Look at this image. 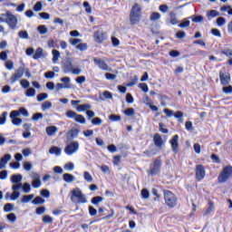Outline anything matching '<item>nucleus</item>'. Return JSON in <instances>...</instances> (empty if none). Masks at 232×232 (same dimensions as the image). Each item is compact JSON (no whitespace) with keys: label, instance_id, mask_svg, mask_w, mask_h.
<instances>
[{"label":"nucleus","instance_id":"1","mask_svg":"<svg viewBox=\"0 0 232 232\" xmlns=\"http://www.w3.org/2000/svg\"><path fill=\"white\" fill-rule=\"evenodd\" d=\"M140 17H142V8L140 5L134 4L130 9V21L131 24H139L140 23Z\"/></svg>","mask_w":232,"mask_h":232},{"label":"nucleus","instance_id":"2","mask_svg":"<svg viewBox=\"0 0 232 232\" xmlns=\"http://www.w3.org/2000/svg\"><path fill=\"white\" fill-rule=\"evenodd\" d=\"M71 201L73 204H86L88 199H86V195L82 193L81 188H75L71 191Z\"/></svg>","mask_w":232,"mask_h":232},{"label":"nucleus","instance_id":"3","mask_svg":"<svg viewBox=\"0 0 232 232\" xmlns=\"http://www.w3.org/2000/svg\"><path fill=\"white\" fill-rule=\"evenodd\" d=\"M164 200L169 208H175L177 206V196L171 190H163Z\"/></svg>","mask_w":232,"mask_h":232},{"label":"nucleus","instance_id":"4","mask_svg":"<svg viewBox=\"0 0 232 232\" xmlns=\"http://www.w3.org/2000/svg\"><path fill=\"white\" fill-rule=\"evenodd\" d=\"M232 177V166L228 165L225 167L222 172L219 174L218 178V181L222 184L224 182H227Z\"/></svg>","mask_w":232,"mask_h":232},{"label":"nucleus","instance_id":"5","mask_svg":"<svg viewBox=\"0 0 232 232\" xmlns=\"http://www.w3.org/2000/svg\"><path fill=\"white\" fill-rule=\"evenodd\" d=\"M162 168V160L160 157H158L153 161L152 167H150V170H147V173L149 175H151V177H155V175H159L160 173V169Z\"/></svg>","mask_w":232,"mask_h":232},{"label":"nucleus","instance_id":"6","mask_svg":"<svg viewBox=\"0 0 232 232\" xmlns=\"http://www.w3.org/2000/svg\"><path fill=\"white\" fill-rule=\"evenodd\" d=\"M3 17H5V23L8 24L11 30H15L17 26V17L12 14L10 12H7L5 14H2Z\"/></svg>","mask_w":232,"mask_h":232},{"label":"nucleus","instance_id":"7","mask_svg":"<svg viewBox=\"0 0 232 232\" xmlns=\"http://www.w3.org/2000/svg\"><path fill=\"white\" fill-rule=\"evenodd\" d=\"M63 73H72L73 69V58L66 57L61 63Z\"/></svg>","mask_w":232,"mask_h":232},{"label":"nucleus","instance_id":"8","mask_svg":"<svg viewBox=\"0 0 232 232\" xmlns=\"http://www.w3.org/2000/svg\"><path fill=\"white\" fill-rule=\"evenodd\" d=\"M66 117H68V119H74L75 122H79V124H86V118L73 111H68Z\"/></svg>","mask_w":232,"mask_h":232},{"label":"nucleus","instance_id":"9","mask_svg":"<svg viewBox=\"0 0 232 232\" xmlns=\"http://www.w3.org/2000/svg\"><path fill=\"white\" fill-rule=\"evenodd\" d=\"M23 75H24V63H22V65L11 76V84L17 82V81H19V79H21Z\"/></svg>","mask_w":232,"mask_h":232},{"label":"nucleus","instance_id":"10","mask_svg":"<svg viewBox=\"0 0 232 232\" xmlns=\"http://www.w3.org/2000/svg\"><path fill=\"white\" fill-rule=\"evenodd\" d=\"M196 179L200 182V180H204L206 177V167L202 164H198L196 166Z\"/></svg>","mask_w":232,"mask_h":232},{"label":"nucleus","instance_id":"11","mask_svg":"<svg viewBox=\"0 0 232 232\" xmlns=\"http://www.w3.org/2000/svg\"><path fill=\"white\" fill-rule=\"evenodd\" d=\"M78 150L79 141H72L69 143L64 149L66 155H73V153H76Z\"/></svg>","mask_w":232,"mask_h":232},{"label":"nucleus","instance_id":"12","mask_svg":"<svg viewBox=\"0 0 232 232\" xmlns=\"http://www.w3.org/2000/svg\"><path fill=\"white\" fill-rule=\"evenodd\" d=\"M219 81L222 86L229 85V82H231V74L229 72H225L223 71H220Z\"/></svg>","mask_w":232,"mask_h":232},{"label":"nucleus","instance_id":"13","mask_svg":"<svg viewBox=\"0 0 232 232\" xmlns=\"http://www.w3.org/2000/svg\"><path fill=\"white\" fill-rule=\"evenodd\" d=\"M93 63L94 64H96V66H98V68H100V70H103L104 72L111 71V68H110V66H108L106 62H104L101 58H97V57L93 58Z\"/></svg>","mask_w":232,"mask_h":232},{"label":"nucleus","instance_id":"14","mask_svg":"<svg viewBox=\"0 0 232 232\" xmlns=\"http://www.w3.org/2000/svg\"><path fill=\"white\" fill-rule=\"evenodd\" d=\"M93 37H94L95 43H98V44L104 43V41H106V38H107L106 33L102 31L94 32Z\"/></svg>","mask_w":232,"mask_h":232},{"label":"nucleus","instance_id":"15","mask_svg":"<svg viewBox=\"0 0 232 232\" xmlns=\"http://www.w3.org/2000/svg\"><path fill=\"white\" fill-rule=\"evenodd\" d=\"M169 144L171 146V150L173 151V153H179V135L176 134L172 137L171 140H169Z\"/></svg>","mask_w":232,"mask_h":232},{"label":"nucleus","instance_id":"16","mask_svg":"<svg viewBox=\"0 0 232 232\" xmlns=\"http://www.w3.org/2000/svg\"><path fill=\"white\" fill-rule=\"evenodd\" d=\"M153 140L156 148H162V146H164V141L162 140L160 134H154Z\"/></svg>","mask_w":232,"mask_h":232},{"label":"nucleus","instance_id":"17","mask_svg":"<svg viewBox=\"0 0 232 232\" xmlns=\"http://www.w3.org/2000/svg\"><path fill=\"white\" fill-rule=\"evenodd\" d=\"M79 133H81V130L71 129L67 133V139H77V137H79Z\"/></svg>","mask_w":232,"mask_h":232},{"label":"nucleus","instance_id":"18","mask_svg":"<svg viewBox=\"0 0 232 232\" xmlns=\"http://www.w3.org/2000/svg\"><path fill=\"white\" fill-rule=\"evenodd\" d=\"M63 179L64 182H67V184H72V182H75V176L70 173H64L63 175Z\"/></svg>","mask_w":232,"mask_h":232},{"label":"nucleus","instance_id":"19","mask_svg":"<svg viewBox=\"0 0 232 232\" xmlns=\"http://www.w3.org/2000/svg\"><path fill=\"white\" fill-rule=\"evenodd\" d=\"M22 180H23V175L21 174H14L11 176L12 184H21Z\"/></svg>","mask_w":232,"mask_h":232},{"label":"nucleus","instance_id":"20","mask_svg":"<svg viewBox=\"0 0 232 232\" xmlns=\"http://www.w3.org/2000/svg\"><path fill=\"white\" fill-rule=\"evenodd\" d=\"M102 200H104L103 197L95 196L91 199V204L97 207L99 204H101V202H102Z\"/></svg>","mask_w":232,"mask_h":232},{"label":"nucleus","instance_id":"21","mask_svg":"<svg viewBox=\"0 0 232 232\" xmlns=\"http://www.w3.org/2000/svg\"><path fill=\"white\" fill-rule=\"evenodd\" d=\"M188 19H191L192 23H204V16L193 14Z\"/></svg>","mask_w":232,"mask_h":232},{"label":"nucleus","instance_id":"22","mask_svg":"<svg viewBox=\"0 0 232 232\" xmlns=\"http://www.w3.org/2000/svg\"><path fill=\"white\" fill-rule=\"evenodd\" d=\"M49 153L51 155H56V157H61L62 150L61 148L53 146L49 150Z\"/></svg>","mask_w":232,"mask_h":232},{"label":"nucleus","instance_id":"23","mask_svg":"<svg viewBox=\"0 0 232 232\" xmlns=\"http://www.w3.org/2000/svg\"><path fill=\"white\" fill-rule=\"evenodd\" d=\"M175 119H178V122L182 124L184 122V112L178 111L174 113Z\"/></svg>","mask_w":232,"mask_h":232},{"label":"nucleus","instance_id":"24","mask_svg":"<svg viewBox=\"0 0 232 232\" xmlns=\"http://www.w3.org/2000/svg\"><path fill=\"white\" fill-rule=\"evenodd\" d=\"M43 48L39 47L36 49L34 54L33 55V59L37 61V59H41V57H44Z\"/></svg>","mask_w":232,"mask_h":232},{"label":"nucleus","instance_id":"25","mask_svg":"<svg viewBox=\"0 0 232 232\" xmlns=\"http://www.w3.org/2000/svg\"><path fill=\"white\" fill-rule=\"evenodd\" d=\"M35 197V195L31 194V195H24L23 196V198H21V203L22 204H28V202H30V200H33V198Z\"/></svg>","mask_w":232,"mask_h":232},{"label":"nucleus","instance_id":"26","mask_svg":"<svg viewBox=\"0 0 232 232\" xmlns=\"http://www.w3.org/2000/svg\"><path fill=\"white\" fill-rule=\"evenodd\" d=\"M56 131H57V127L55 126H49L46 128V133L47 135H49V137L55 135Z\"/></svg>","mask_w":232,"mask_h":232},{"label":"nucleus","instance_id":"27","mask_svg":"<svg viewBox=\"0 0 232 232\" xmlns=\"http://www.w3.org/2000/svg\"><path fill=\"white\" fill-rule=\"evenodd\" d=\"M45 200L42 197L37 196L34 200H32V204L34 206H41L44 204Z\"/></svg>","mask_w":232,"mask_h":232},{"label":"nucleus","instance_id":"28","mask_svg":"<svg viewBox=\"0 0 232 232\" xmlns=\"http://www.w3.org/2000/svg\"><path fill=\"white\" fill-rule=\"evenodd\" d=\"M76 110L77 111H88V110H92V105L90 104L78 105Z\"/></svg>","mask_w":232,"mask_h":232},{"label":"nucleus","instance_id":"29","mask_svg":"<svg viewBox=\"0 0 232 232\" xmlns=\"http://www.w3.org/2000/svg\"><path fill=\"white\" fill-rule=\"evenodd\" d=\"M220 15V13L217 10H210L208 13H207L208 19H213V17H218Z\"/></svg>","mask_w":232,"mask_h":232},{"label":"nucleus","instance_id":"30","mask_svg":"<svg viewBox=\"0 0 232 232\" xmlns=\"http://www.w3.org/2000/svg\"><path fill=\"white\" fill-rule=\"evenodd\" d=\"M53 53V63H55L59 61V58L61 57V53L55 49L52 51Z\"/></svg>","mask_w":232,"mask_h":232},{"label":"nucleus","instance_id":"31","mask_svg":"<svg viewBox=\"0 0 232 232\" xmlns=\"http://www.w3.org/2000/svg\"><path fill=\"white\" fill-rule=\"evenodd\" d=\"M42 222H44V224H53V218L49 215H45L43 217Z\"/></svg>","mask_w":232,"mask_h":232},{"label":"nucleus","instance_id":"32","mask_svg":"<svg viewBox=\"0 0 232 232\" xmlns=\"http://www.w3.org/2000/svg\"><path fill=\"white\" fill-rule=\"evenodd\" d=\"M189 18L183 19L182 23L179 24V28H188L189 27V24H191V22L188 20Z\"/></svg>","mask_w":232,"mask_h":232},{"label":"nucleus","instance_id":"33","mask_svg":"<svg viewBox=\"0 0 232 232\" xmlns=\"http://www.w3.org/2000/svg\"><path fill=\"white\" fill-rule=\"evenodd\" d=\"M37 31L39 32L40 35H44L45 34H48V28L46 25H39L37 27Z\"/></svg>","mask_w":232,"mask_h":232},{"label":"nucleus","instance_id":"34","mask_svg":"<svg viewBox=\"0 0 232 232\" xmlns=\"http://www.w3.org/2000/svg\"><path fill=\"white\" fill-rule=\"evenodd\" d=\"M123 113H124V115H126V117H133V115H135V109H133V108L126 109L123 111Z\"/></svg>","mask_w":232,"mask_h":232},{"label":"nucleus","instance_id":"35","mask_svg":"<svg viewBox=\"0 0 232 232\" xmlns=\"http://www.w3.org/2000/svg\"><path fill=\"white\" fill-rule=\"evenodd\" d=\"M43 111H46V110H50L52 108V102L46 101L41 106Z\"/></svg>","mask_w":232,"mask_h":232},{"label":"nucleus","instance_id":"36","mask_svg":"<svg viewBox=\"0 0 232 232\" xmlns=\"http://www.w3.org/2000/svg\"><path fill=\"white\" fill-rule=\"evenodd\" d=\"M4 211H5V213H10V211H14V204L6 203L4 206Z\"/></svg>","mask_w":232,"mask_h":232},{"label":"nucleus","instance_id":"37","mask_svg":"<svg viewBox=\"0 0 232 232\" xmlns=\"http://www.w3.org/2000/svg\"><path fill=\"white\" fill-rule=\"evenodd\" d=\"M36 98L38 102H43V101L48 99V93L46 92L39 93Z\"/></svg>","mask_w":232,"mask_h":232},{"label":"nucleus","instance_id":"38","mask_svg":"<svg viewBox=\"0 0 232 232\" xmlns=\"http://www.w3.org/2000/svg\"><path fill=\"white\" fill-rule=\"evenodd\" d=\"M221 53H223V55H226L228 58L232 57V50L229 48L221 49Z\"/></svg>","mask_w":232,"mask_h":232},{"label":"nucleus","instance_id":"39","mask_svg":"<svg viewBox=\"0 0 232 232\" xmlns=\"http://www.w3.org/2000/svg\"><path fill=\"white\" fill-rule=\"evenodd\" d=\"M223 93H226L227 95H229L232 93V85H225L222 88Z\"/></svg>","mask_w":232,"mask_h":232},{"label":"nucleus","instance_id":"40","mask_svg":"<svg viewBox=\"0 0 232 232\" xmlns=\"http://www.w3.org/2000/svg\"><path fill=\"white\" fill-rule=\"evenodd\" d=\"M121 119V115H118V114H111L109 116V120H111V122H119Z\"/></svg>","mask_w":232,"mask_h":232},{"label":"nucleus","instance_id":"41","mask_svg":"<svg viewBox=\"0 0 232 232\" xmlns=\"http://www.w3.org/2000/svg\"><path fill=\"white\" fill-rule=\"evenodd\" d=\"M12 159V155L10 154H5L0 160L6 166L8 164V161Z\"/></svg>","mask_w":232,"mask_h":232},{"label":"nucleus","instance_id":"42","mask_svg":"<svg viewBox=\"0 0 232 232\" xmlns=\"http://www.w3.org/2000/svg\"><path fill=\"white\" fill-rule=\"evenodd\" d=\"M6 117H8V112L4 111L2 116H0V126H3V124L6 123Z\"/></svg>","mask_w":232,"mask_h":232},{"label":"nucleus","instance_id":"43","mask_svg":"<svg viewBox=\"0 0 232 232\" xmlns=\"http://www.w3.org/2000/svg\"><path fill=\"white\" fill-rule=\"evenodd\" d=\"M35 213L37 215H44V213H46V207L41 206V207L36 208Z\"/></svg>","mask_w":232,"mask_h":232},{"label":"nucleus","instance_id":"44","mask_svg":"<svg viewBox=\"0 0 232 232\" xmlns=\"http://www.w3.org/2000/svg\"><path fill=\"white\" fill-rule=\"evenodd\" d=\"M55 88H56V91L59 92V90H63V89L70 90V88H72V85H64V83H57Z\"/></svg>","mask_w":232,"mask_h":232},{"label":"nucleus","instance_id":"45","mask_svg":"<svg viewBox=\"0 0 232 232\" xmlns=\"http://www.w3.org/2000/svg\"><path fill=\"white\" fill-rule=\"evenodd\" d=\"M22 189L24 193H30V191H32V187L29 183H24V185L22 184Z\"/></svg>","mask_w":232,"mask_h":232},{"label":"nucleus","instance_id":"46","mask_svg":"<svg viewBox=\"0 0 232 232\" xmlns=\"http://www.w3.org/2000/svg\"><path fill=\"white\" fill-rule=\"evenodd\" d=\"M18 37H20V39H30L28 32L26 31H19Z\"/></svg>","mask_w":232,"mask_h":232},{"label":"nucleus","instance_id":"47","mask_svg":"<svg viewBox=\"0 0 232 232\" xmlns=\"http://www.w3.org/2000/svg\"><path fill=\"white\" fill-rule=\"evenodd\" d=\"M76 49L80 50V52H86L88 50V44H80L76 45Z\"/></svg>","mask_w":232,"mask_h":232},{"label":"nucleus","instance_id":"48","mask_svg":"<svg viewBox=\"0 0 232 232\" xmlns=\"http://www.w3.org/2000/svg\"><path fill=\"white\" fill-rule=\"evenodd\" d=\"M83 179H84V180H86L87 182H93V177H92V176L90 175V172H88V171H85V172L83 173Z\"/></svg>","mask_w":232,"mask_h":232},{"label":"nucleus","instance_id":"49","mask_svg":"<svg viewBox=\"0 0 232 232\" xmlns=\"http://www.w3.org/2000/svg\"><path fill=\"white\" fill-rule=\"evenodd\" d=\"M92 124H93V126H101V124H102V120L99 117H95L92 120Z\"/></svg>","mask_w":232,"mask_h":232},{"label":"nucleus","instance_id":"50","mask_svg":"<svg viewBox=\"0 0 232 232\" xmlns=\"http://www.w3.org/2000/svg\"><path fill=\"white\" fill-rule=\"evenodd\" d=\"M19 197H21V192L13 190V193L11 194V200H17Z\"/></svg>","mask_w":232,"mask_h":232},{"label":"nucleus","instance_id":"51","mask_svg":"<svg viewBox=\"0 0 232 232\" xmlns=\"http://www.w3.org/2000/svg\"><path fill=\"white\" fill-rule=\"evenodd\" d=\"M141 198H150V190H148V188L141 189Z\"/></svg>","mask_w":232,"mask_h":232},{"label":"nucleus","instance_id":"52","mask_svg":"<svg viewBox=\"0 0 232 232\" xmlns=\"http://www.w3.org/2000/svg\"><path fill=\"white\" fill-rule=\"evenodd\" d=\"M25 95L26 97H34L35 96V89L34 88H29L26 92H25Z\"/></svg>","mask_w":232,"mask_h":232},{"label":"nucleus","instance_id":"53","mask_svg":"<svg viewBox=\"0 0 232 232\" xmlns=\"http://www.w3.org/2000/svg\"><path fill=\"white\" fill-rule=\"evenodd\" d=\"M216 23L218 24V26H224V24H226V18L219 16L217 20Z\"/></svg>","mask_w":232,"mask_h":232},{"label":"nucleus","instance_id":"54","mask_svg":"<svg viewBox=\"0 0 232 232\" xmlns=\"http://www.w3.org/2000/svg\"><path fill=\"white\" fill-rule=\"evenodd\" d=\"M83 6L85 8L86 14H92V5H90V2H83Z\"/></svg>","mask_w":232,"mask_h":232},{"label":"nucleus","instance_id":"55","mask_svg":"<svg viewBox=\"0 0 232 232\" xmlns=\"http://www.w3.org/2000/svg\"><path fill=\"white\" fill-rule=\"evenodd\" d=\"M6 218L9 222H15L17 220V216H15L14 213H10L6 216Z\"/></svg>","mask_w":232,"mask_h":232},{"label":"nucleus","instance_id":"56","mask_svg":"<svg viewBox=\"0 0 232 232\" xmlns=\"http://www.w3.org/2000/svg\"><path fill=\"white\" fill-rule=\"evenodd\" d=\"M143 153L146 157H153L157 155V151H155V150H147Z\"/></svg>","mask_w":232,"mask_h":232},{"label":"nucleus","instance_id":"57","mask_svg":"<svg viewBox=\"0 0 232 232\" xmlns=\"http://www.w3.org/2000/svg\"><path fill=\"white\" fill-rule=\"evenodd\" d=\"M20 84L22 86V88H24L25 90L30 88V82H28V80H21L20 81Z\"/></svg>","mask_w":232,"mask_h":232},{"label":"nucleus","instance_id":"58","mask_svg":"<svg viewBox=\"0 0 232 232\" xmlns=\"http://www.w3.org/2000/svg\"><path fill=\"white\" fill-rule=\"evenodd\" d=\"M40 195H42V197L44 198H50V190L44 188L41 190Z\"/></svg>","mask_w":232,"mask_h":232},{"label":"nucleus","instance_id":"59","mask_svg":"<svg viewBox=\"0 0 232 232\" xmlns=\"http://www.w3.org/2000/svg\"><path fill=\"white\" fill-rule=\"evenodd\" d=\"M213 209H215V207L213 205L212 201L208 202V208L206 209L205 211V215H209V213H211V211H213Z\"/></svg>","mask_w":232,"mask_h":232},{"label":"nucleus","instance_id":"60","mask_svg":"<svg viewBox=\"0 0 232 232\" xmlns=\"http://www.w3.org/2000/svg\"><path fill=\"white\" fill-rule=\"evenodd\" d=\"M159 19H160V14L157 12H153L150 14V21H159Z\"/></svg>","mask_w":232,"mask_h":232},{"label":"nucleus","instance_id":"61","mask_svg":"<svg viewBox=\"0 0 232 232\" xmlns=\"http://www.w3.org/2000/svg\"><path fill=\"white\" fill-rule=\"evenodd\" d=\"M212 35H215V37H222V34L220 33V30L217 28L211 29Z\"/></svg>","mask_w":232,"mask_h":232},{"label":"nucleus","instance_id":"62","mask_svg":"<svg viewBox=\"0 0 232 232\" xmlns=\"http://www.w3.org/2000/svg\"><path fill=\"white\" fill-rule=\"evenodd\" d=\"M44 115L41 112H36L33 115L32 121H39V119H43Z\"/></svg>","mask_w":232,"mask_h":232},{"label":"nucleus","instance_id":"63","mask_svg":"<svg viewBox=\"0 0 232 232\" xmlns=\"http://www.w3.org/2000/svg\"><path fill=\"white\" fill-rule=\"evenodd\" d=\"M88 209L91 217H95V215H97V210L92 206H89Z\"/></svg>","mask_w":232,"mask_h":232},{"label":"nucleus","instance_id":"64","mask_svg":"<svg viewBox=\"0 0 232 232\" xmlns=\"http://www.w3.org/2000/svg\"><path fill=\"white\" fill-rule=\"evenodd\" d=\"M177 39H184L186 37V32L184 31H179L176 33Z\"/></svg>","mask_w":232,"mask_h":232}]
</instances>
